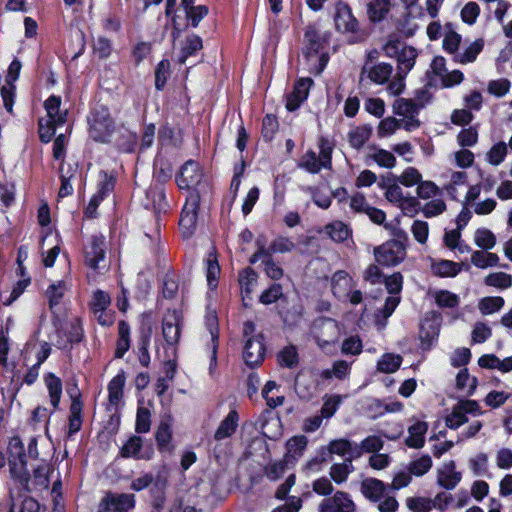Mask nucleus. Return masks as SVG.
I'll use <instances>...</instances> for the list:
<instances>
[{
	"label": "nucleus",
	"mask_w": 512,
	"mask_h": 512,
	"mask_svg": "<svg viewBox=\"0 0 512 512\" xmlns=\"http://www.w3.org/2000/svg\"><path fill=\"white\" fill-rule=\"evenodd\" d=\"M172 430L171 424L168 421H162L158 426L156 432V442L159 450L164 452H170L173 449L171 444Z\"/></svg>",
	"instance_id": "obj_38"
},
{
	"label": "nucleus",
	"mask_w": 512,
	"mask_h": 512,
	"mask_svg": "<svg viewBox=\"0 0 512 512\" xmlns=\"http://www.w3.org/2000/svg\"><path fill=\"white\" fill-rule=\"evenodd\" d=\"M393 113L398 116L406 131H414L420 126L418 114L421 109L415 100L398 98L392 105Z\"/></svg>",
	"instance_id": "obj_5"
},
{
	"label": "nucleus",
	"mask_w": 512,
	"mask_h": 512,
	"mask_svg": "<svg viewBox=\"0 0 512 512\" xmlns=\"http://www.w3.org/2000/svg\"><path fill=\"white\" fill-rule=\"evenodd\" d=\"M461 479L462 474L456 470L454 461H448L444 463L437 470V484L446 490L454 489L459 484Z\"/></svg>",
	"instance_id": "obj_16"
},
{
	"label": "nucleus",
	"mask_w": 512,
	"mask_h": 512,
	"mask_svg": "<svg viewBox=\"0 0 512 512\" xmlns=\"http://www.w3.org/2000/svg\"><path fill=\"white\" fill-rule=\"evenodd\" d=\"M90 137L98 142H108L113 131L114 124L108 109L102 105L92 109L88 117Z\"/></svg>",
	"instance_id": "obj_4"
},
{
	"label": "nucleus",
	"mask_w": 512,
	"mask_h": 512,
	"mask_svg": "<svg viewBox=\"0 0 512 512\" xmlns=\"http://www.w3.org/2000/svg\"><path fill=\"white\" fill-rule=\"evenodd\" d=\"M389 0H370L367 3V15L370 21H382L390 10Z\"/></svg>",
	"instance_id": "obj_32"
},
{
	"label": "nucleus",
	"mask_w": 512,
	"mask_h": 512,
	"mask_svg": "<svg viewBox=\"0 0 512 512\" xmlns=\"http://www.w3.org/2000/svg\"><path fill=\"white\" fill-rule=\"evenodd\" d=\"M125 385V375L123 372L114 376L108 384V397L112 405H118L123 396V387Z\"/></svg>",
	"instance_id": "obj_42"
},
{
	"label": "nucleus",
	"mask_w": 512,
	"mask_h": 512,
	"mask_svg": "<svg viewBox=\"0 0 512 512\" xmlns=\"http://www.w3.org/2000/svg\"><path fill=\"white\" fill-rule=\"evenodd\" d=\"M354 471L351 459H345L343 463L333 464L330 468V476L337 484L344 483Z\"/></svg>",
	"instance_id": "obj_43"
},
{
	"label": "nucleus",
	"mask_w": 512,
	"mask_h": 512,
	"mask_svg": "<svg viewBox=\"0 0 512 512\" xmlns=\"http://www.w3.org/2000/svg\"><path fill=\"white\" fill-rule=\"evenodd\" d=\"M325 232L335 242H343L350 235L348 226L341 221H335L326 225Z\"/></svg>",
	"instance_id": "obj_48"
},
{
	"label": "nucleus",
	"mask_w": 512,
	"mask_h": 512,
	"mask_svg": "<svg viewBox=\"0 0 512 512\" xmlns=\"http://www.w3.org/2000/svg\"><path fill=\"white\" fill-rule=\"evenodd\" d=\"M402 363V357L398 354L386 353L377 362V369L383 373H394Z\"/></svg>",
	"instance_id": "obj_45"
},
{
	"label": "nucleus",
	"mask_w": 512,
	"mask_h": 512,
	"mask_svg": "<svg viewBox=\"0 0 512 512\" xmlns=\"http://www.w3.org/2000/svg\"><path fill=\"white\" fill-rule=\"evenodd\" d=\"M406 506L412 512H429L432 509V501L425 497H409Z\"/></svg>",
	"instance_id": "obj_59"
},
{
	"label": "nucleus",
	"mask_w": 512,
	"mask_h": 512,
	"mask_svg": "<svg viewBox=\"0 0 512 512\" xmlns=\"http://www.w3.org/2000/svg\"><path fill=\"white\" fill-rule=\"evenodd\" d=\"M417 57V51L413 47L404 46L401 48L400 53L398 54L397 61L398 67L397 71L402 72L404 74H408V72L414 67L415 60Z\"/></svg>",
	"instance_id": "obj_35"
},
{
	"label": "nucleus",
	"mask_w": 512,
	"mask_h": 512,
	"mask_svg": "<svg viewBox=\"0 0 512 512\" xmlns=\"http://www.w3.org/2000/svg\"><path fill=\"white\" fill-rule=\"evenodd\" d=\"M203 171L200 164L194 160L186 161L176 175V182L180 189H194L201 183Z\"/></svg>",
	"instance_id": "obj_9"
},
{
	"label": "nucleus",
	"mask_w": 512,
	"mask_h": 512,
	"mask_svg": "<svg viewBox=\"0 0 512 512\" xmlns=\"http://www.w3.org/2000/svg\"><path fill=\"white\" fill-rule=\"evenodd\" d=\"M265 348L260 336L250 337L246 340L243 359L249 367L259 365L264 359Z\"/></svg>",
	"instance_id": "obj_15"
},
{
	"label": "nucleus",
	"mask_w": 512,
	"mask_h": 512,
	"mask_svg": "<svg viewBox=\"0 0 512 512\" xmlns=\"http://www.w3.org/2000/svg\"><path fill=\"white\" fill-rule=\"evenodd\" d=\"M393 67L388 63H378L370 68H363L362 73H367L368 78L376 84H384L391 77Z\"/></svg>",
	"instance_id": "obj_28"
},
{
	"label": "nucleus",
	"mask_w": 512,
	"mask_h": 512,
	"mask_svg": "<svg viewBox=\"0 0 512 512\" xmlns=\"http://www.w3.org/2000/svg\"><path fill=\"white\" fill-rule=\"evenodd\" d=\"M484 283L487 286L505 290L512 286V275L505 272L490 273L485 277Z\"/></svg>",
	"instance_id": "obj_46"
},
{
	"label": "nucleus",
	"mask_w": 512,
	"mask_h": 512,
	"mask_svg": "<svg viewBox=\"0 0 512 512\" xmlns=\"http://www.w3.org/2000/svg\"><path fill=\"white\" fill-rule=\"evenodd\" d=\"M141 447H142V439L138 436H133L122 447L121 455L125 458H128V457H133L136 459L144 458V456L140 454Z\"/></svg>",
	"instance_id": "obj_55"
},
{
	"label": "nucleus",
	"mask_w": 512,
	"mask_h": 512,
	"mask_svg": "<svg viewBox=\"0 0 512 512\" xmlns=\"http://www.w3.org/2000/svg\"><path fill=\"white\" fill-rule=\"evenodd\" d=\"M205 325L211 336V356H210V373H213L217 365V349H218V319L215 312H209L205 318Z\"/></svg>",
	"instance_id": "obj_19"
},
{
	"label": "nucleus",
	"mask_w": 512,
	"mask_h": 512,
	"mask_svg": "<svg viewBox=\"0 0 512 512\" xmlns=\"http://www.w3.org/2000/svg\"><path fill=\"white\" fill-rule=\"evenodd\" d=\"M446 210V203L441 198H435L427 202L422 212L425 217L432 218L442 214Z\"/></svg>",
	"instance_id": "obj_61"
},
{
	"label": "nucleus",
	"mask_w": 512,
	"mask_h": 512,
	"mask_svg": "<svg viewBox=\"0 0 512 512\" xmlns=\"http://www.w3.org/2000/svg\"><path fill=\"white\" fill-rule=\"evenodd\" d=\"M44 383L48 391L50 405L53 411H56L62 396V381L54 373H47L44 376Z\"/></svg>",
	"instance_id": "obj_23"
},
{
	"label": "nucleus",
	"mask_w": 512,
	"mask_h": 512,
	"mask_svg": "<svg viewBox=\"0 0 512 512\" xmlns=\"http://www.w3.org/2000/svg\"><path fill=\"white\" fill-rule=\"evenodd\" d=\"M105 262V238L93 235L85 246V263L93 270L104 268L100 263Z\"/></svg>",
	"instance_id": "obj_11"
},
{
	"label": "nucleus",
	"mask_w": 512,
	"mask_h": 512,
	"mask_svg": "<svg viewBox=\"0 0 512 512\" xmlns=\"http://www.w3.org/2000/svg\"><path fill=\"white\" fill-rule=\"evenodd\" d=\"M257 280H258L257 273L249 267L245 268L244 270H242L240 272L239 284L241 287V293H242L244 302L246 301L247 298L249 300H251L250 295H251L254 287L256 286Z\"/></svg>",
	"instance_id": "obj_31"
},
{
	"label": "nucleus",
	"mask_w": 512,
	"mask_h": 512,
	"mask_svg": "<svg viewBox=\"0 0 512 512\" xmlns=\"http://www.w3.org/2000/svg\"><path fill=\"white\" fill-rule=\"evenodd\" d=\"M441 177L445 180L443 189L452 198H456L457 189L464 186L467 182V173L465 171H447Z\"/></svg>",
	"instance_id": "obj_24"
},
{
	"label": "nucleus",
	"mask_w": 512,
	"mask_h": 512,
	"mask_svg": "<svg viewBox=\"0 0 512 512\" xmlns=\"http://www.w3.org/2000/svg\"><path fill=\"white\" fill-rule=\"evenodd\" d=\"M499 257L495 253L484 252L480 250L473 251L471 254V263L478 268L486 269L497 265Z\"/></svg>",
	"instance_id": "obj_44"
},
{
	"label": "nucleus",
	"mask_w": 512,
	"mask_h": 512,
	"mask_svg": "<svg viewBox=\"0 0 512 512\" xmlns=\"http://www.w3.org/2000/svg\"><path fill=\"white\" fill-rule=\"evenodd\" d=\"M61 97L52 95L44 102L47 113L46 120L50 123L63 125L67 119V110L61 109Z\"/></svg>",
	"instance_id": "obj_21"
},
{
	"label": "nucleus",
	"mask_w": 512,
	"mask_h": 512,
	"mask_svg": "<svg viewBox=\"0 0 512 512\" xmlns=\"http://www.w3.org/2000/svg\"><path fill=\"white\" fill-rule=\"evenodd\" d=\"M507 151V144L502 141L498 142L487 152V161L493 166H498L504 161Z\"/></svg>",
	"instance_id": "obj_54"
},
{
	"label": "nucleus",
	"mask_w": 512,
	"mask_h": 512,
	"mask_svg": "<svg viewBox=\"0 0 512 512\" xmlns=\"http://www.w3.org/2000/svg\"><path fill=\"white\" fill-rule=\"evenodd\" d=\"M376 261L387 267L396 266L406 257L405 245L398 240H390L374 250Z\"/></svg>",
	"instance_id": "obj_7"
},
{
	"label": "nucleus",
	"mask_w": 512,
	"mask_h": 512,
	"mask_svg": "<svg viewBox=\"0 0 512 512\" xmlns=\"http://www.w3.org/2000/svg\"><path fill=\"white\" fill-rule=\"evenodd\" d=\"M432 467V459L429 455H422L409 464V471L413 475L420 477L425 475Z\"/></svg>",
	"instance_id": "obj_56"
},
{
	"label": "nucleus",
	"mask_w": 512,
	"mask_h": 512,
	"mask_svg": "<svg viewBox=\"0 0 512 512\" xmlns=\"http://www.w3.org/2000/svg\"><path fill=\"white\" fill-rule=\"evenodd\" d=\"M504 299L500 296L484 297L479 301L478 309L483 315H490L504 306Z\"/></svg>",
	"instance_id": "obj_49"
},
{
	"label": "nucleus",
	"mask_w": 512,
	"mask_h": 512,
	"mask_svg": "<svg viewBox=\"0 0 512 512\" xmlns=\"http://www.w3.org/2000/svg\"><path fill=\"white\" fill-rule=\"evenodd\" d=\"M334 21L337 30L342 32H355L358 27V21L351 8L344 2L336 4Z\"/></svg>",
	"instance_id": "obj_12"
},
{
	"label": "nucleus",
	"mask_w": 512,
	"mask_h": 512,
	"mask_svg": "<svg viewBox=\"0 0 512 512\" xmlns=\"http://www.w3.org/2000/svg\"><path fill=\"white\" fill-rule=\"evenodd\" d=\"M479 416L482 414L480 405L475 400H459L445 417V425L456 430L468 421L467 415Z\"/></svg>",
	"instance_id": "obj_6"
},
{
	"label": "nucleus",
	"mask_w": 512,
	"mask_h": 512,
	"mask_svg": "<svg viewBox=\"0 0 512 512\" xmlns=\"http://www.w3.org/2000/svg\"><path fill=\"white\" fill-rule=\"evenodd\" d=\"M30 278L23 277L21 278L13 287L11 292H1L0 298L2 303L5 306L11 305L15 300H17L20 295L24 292V290L29 286Z\"/></svg>",
	"instance_id": "obj_47"
},
{
	"label": "nucleus",
	"mask_w": 512,
	"mask_h": 512,
	"mask_svg": "<svg viewBox=\"0 0 512 512\" xmlns=\"http://www.w3.org/2000/svg\"><path fill=\"white\" fill-rule=\"evenodd\" d=\"M162 332L166 342L173 345L180 337V314L173 310L163 318Z\"/></svg>",
	"instance_id": "obj_18"
},
{
	"label": "nucleus",
	"mask_w": 512,
	"mask_h": 512,
	"mask_svg": "<svg viewBox=\"0 0 512 512\" xmlns=\"http://www.w3.org/2000/svg\"><path fill=\"white\" fill-rule=\"evenodd\" d=\"M475 244L484 250H490L496 245V237L486 228H479L474 233Z\"/></svg>",
	"instance_id": "obj_51"
},
{
	"label": "nucleus",
	"mask_w": 512,
	"mask_h": 512,
	"mask_svg": "<svg viewBox=\"0 0 512 512\" xmlns=\"http://www.w3.org/2000/svg\"><path fill=\"white\" fill-rule=\"evenodd\" d=\"M422 180V175L420 172L414 167L406 168L401 175L398 177V182L406 187H412L417 185Z\"/></svg>",
	"instance_id": "obj_60"
},
{
	"label": "nucleus",
	"mask_w": 512,
	"mask_h": 512,
	"mask_svg": "<svg viewBox=\"0 0 512 512\" xmlns=\"http://www.w3.org/2000/svg\"><path fill=\"white\" fill-rule=\"evenodd\" d=\"M356 504L351 496L343 491H337L332 496L324 498L318 505V512H355Z\"/></svg>",
	"instance_id": "obj_10"
},
{
	"label": "nucleus",
	"mask_w": 512,
	"mask_h": 512,
	"mask_svg": "<svg viewBox=\"0 0 512 512\" xmlns=\"http://www.w3.org/2000/svg\"><path fill=\"white\" fill-rule=\"evenodd\" d=\"M102 512H127L135 506L133 494L109 495L104 498L100 505Z\"/></svg>",
	"instance_id": "obj_13"
},
{
	"label": "nucleus",
	"mask_w": 512,
	"mask_h": 512,
	"mask_svg": "<svg viewBox=\"0 0 512 512\" xmlns=\"http://www.w3.org/2000/svg\"><path fill=\"white\" fill-rule=\"evenodd\" d=\"M387 486L376 478H367L361 483V493L371 502H379L386 493Z\"/></svg>",
	"instance_id": "obj_20"
},
{
	"label": "nucleus",
	"mask_w": 512,
	"mask_h": 512,
	"mask_svg": "<svg viewBox=\"0 0 512 512\" xmlns=\"http://www.w3.org/2000/svg\"><path fill=\"white\" fill-rule=\"evenodd\" d=\"M278 362L281 366L293 368L298 364V352L295 346H286L278 354Z\"/></svg>",
	"instance_id": "obj_57"
},
{
	"label": "nucleus",
	"mask_w": 512,
	"mask_h": 512,
	"mask_svg": "<svg viewBox=\"0 0 512 512\" xmlns=\"http://www.w3.org/2000/svg\"><path fill=\"white\" fill-rule=\"evenodd\" d=\"M67 289V283L62 280L53 282L48 286L46 290V297L48 299L49 307L51 310H53L58 304H60Z\"/></svg>",
	"instance_id": "obj_36"
},
{
	"label": "nucleus",
	"mask_w": 512,
	"mask_h": 512,
	"mask_svg": "<svg viewBox=\"0 0 512 512\" xmlns=\"http://www.w3.org/2000/svg\"><path fill=\"white\" fill-rule=\"evenodd\" d=\"M306 192H308L311 197L312 201L315 205H317L319 208L322 209H328L331 205L332 199L331 196L322 192L317 187H307L305 189Z\"/></svg>",
	"instance_id": "obj_62"
},
{
	"label": "nucleus",
	"mask_w": 512,
	"mask_h": 512,
	"mask_svg": "<svg viewBox=\"0 0 512 512\" xmlns=\"http://www.w3.org/2000/svg\"><path fill=\"white\" fill-rule=\"evenodd\" d=\"M10 465V474L11 477L17 481L20 486L28 490V483L30 480V475L26 467V461L25 459L21 460H9Z\"/></svg>",
	"instance_id": "obj_30"
},
{
	"label": "nucleus",
	"mask_w": 512,
	"mask_h": 512,
	"mask_svg": "<svg viewBox=\"0 0 512 512\" xmlns=\"http://www.w3.org/2000/svg\"><path fill=\"white\" fill-rule=\"evenodd\" d=\"M368 158L383 168L391 169L396 165V158L394 154L382 148H372L368 154Z\"/></svg>",
	"instance_id": "obj_40"
},
{
	"label": "nucleus",
	"mask_w": 512,
	"mask_h": 512,
	"mask_svg": "<svg viewBox=\"0 0 512 512\" xmlns=\"http://www.w3.org/2000/svg\"><path fill=\"white\" fill-rule=\"evenodd\" d=\"M440 332V318L436 315L426 316L420 326L422 345L429 348L437 339Z\"/></svg>",
	"instance_id": "obj_17"
},
{
	"label": "nucleus",
	"mask_w": 512,
	"mask_h": 512,
	"mask_svg": "<svg viewBox=\"0 0 512 512\" xmlns=\"http://www.w3.org/2000/svg\"><path fill=\"white\" fill-rule=\"evenodd\" d=\"M352 287V278L345 271H337L332 278V291L341 298L348 295Z\"/></svg>",
	"instance_id": "obj_33"
},
{
	"label": "nucleus",
	"mask_w": 512,
	"mask_h": 512,
	"mask_svg": "<svg viewBox=\"0 0 512 512\" xmlns=\"http://www.w3.org/2000/svg\"><path fill=\"white\" fill-rule=\"evenodd\" d=\"M239 423V415L236 410H231L227 416L220 422L218 428L214 433V439L216 441H221L226 438L231 437Z\"/></svg>",
	"instance_id": "obj_22"
},
{
	"label": "nucleus",
	"mask_w": 512,
	"mask_h": 512,
	"mask_svg": "<svg viewBox=\"0 0 512 512\" xmlns=\"http://www.w3.org/2000/svg\"><path fill=\"white\" fill-rule=\"evenodd\" d=\"M384 446V441L378 435H370L363 439L360 444H354V450L352 455L354 457H360L363 453H377Z\"/></svg>",
	"instance_id": "obj_26"
},
{
	"label": "nucleus",
	"mask_w": 512,
	"mask_h": 512,
	"mask_svg": "<svg viewBox=\"0 0 512 512\" xmlns=\"http://www.w3.org/2000/svg\"><path fill=\"white\" fill-rule=\"evenodd\" d=\"M295 243L288 237L278 236L270 244V249L273 253H287L294 250Z\"/></svg>",
	"instance_id": "obj_63"
},
{
	"label": "nucleus",
	"mask_w": 512,
	"mask_h": 512,
	"mask_svg": "<svg viewBox=\"0 0 512 512\" xmlns=\"http://www.w3.org/2000/svg\"><path fill=\"white\" fill-rule=\"evenodd\" d=\"M60 172L61 187L59 189L58 196L64 198L73 193V186L71 184V180L76 176L78 172V166L76 164L62 165Z\"/></svg>",
	"instance_id": "obj_29"
},
{
	"label": "nucleus",
	"mask_w": 512,
	"mask_h": 512,
	"mask_svg": "<svg viewBox=\"0 0 512 512\" xmlns=\"http://www.w3.org/2000/svg\"><path fill=\"white\" fill-rule=\"evenodd\" d=\"M435 301L439 307L454 308L459 304V297L448 290H440L435 293Z\"/></svg>",
	"instance_id": "obj_58"
},
{
	"label": "nucleus",
	"mask_w": 512,
	"mask_h": 512,
	"mask_svg": "<svg viewBox=\"0 0 512 512\" xmlns=\"http://www.w3.org/2000/svg\"><path fill=\"white\" fill-rule=\"evenodd\" d=\"M219 275L220 266L216 254L211 252L206 259V278L209 289L217 288Z\"/></svg>",
	"instance_id": "obj_41"
},
{
	"label": "nucleus",
	"mask_w": 512,
	"mask_h": 512,
	"mask_svg": "<svg viewBox=\"0 0 512 512\" xmlns=\"http://www.w3.org/2000/svg\"><path fill=\"white\" fill-rule=\"evenodd\" d=\"M431 271L439 277H455L461 271V265L451 260H432Z\"/></svg>",
	"instance_id": "obj_27"
},
{
	"label": "nucleus",
	"mask_w": 512,
	"mask_h": 512,
	"mask_svg": "<svg viewBox=\"0 0 512 512\" xmlns=\"http://www.w3.org/2000/svg\"><path fill=\"white\" fill-rule=\"evenodd\" d=\"M428 430L426 422L417 421L408 428L406 444L410 448L419 449L425 444V434Z\"/></svg>",
	"instance_id": "obj_25"
},
{
	"label": "nucleus",
	"mask_w": 512,
	"mask_h": 512,
	"mask_svg": "<svg viewBox=\"0 0 512 512\" xmlns=\"http://www.w3.org/2000/svg\"><path fill=\"white\" fill-rule=\"evenodd\" d=\"M310 336L322 352L332 355L341 336L340 326L331 318H319L313 322Z\"/></svg>",
	"instance_id": "obj_1"
},
{
	"label": "nucleus",
	"mask_w": 512,
	"mask_h": 512,
	"mask_svg": "<svg viewBox=\"0 0 512 512\" xmlns=\"http://www.w3.org/2000/svg\"><path fill=\"white\" fill-rule=\"evenodd\" d=\"M203 47L202 39L198 35H190L186 38L185 44L182 48V54L179 58L181 63H185L186 59L194 55L196 52L201 50Z\"/></svg>",
	"instance_id": "obj_53"
},
{
	"label": "nucleus",
	"mask_w": 512,
	"mask_h": 512,
	"mask_svg": "<svg viewBox=\"0 0 512 512\" xmlns=\"http://www.w3.org/2000/svg\"><path fill=\"white\" fill-rule=\"evenodd\" d=\"M456 387L466 396H471L476 390L477 379L469 374L468 369H461L456 376Z\"/></svg>",
	"instance_id": "obj_37"
},
{
	"label": "nucleus",
	"mask_w": 512,
	"mask_h": 512,
	"mask_svg": "<svg viewBox=\"0 0 512 512\" xmlns=\"http://www.w3.org/2000/svg\"><path fill=\"white\" fill-rule=\"evenodd\" d=\"M199 203V193L197 191H190L186 197L179 221L181 233L185 238L190 237L196 228Z\"/></svg>",
	"instance_id": "obj_8"
},
{
	"label": "nucleus",
	"mask_w": 512,
	"mask_h": 512,
	"mask_svg": "<svg viewBox=\"0 0 512 512\" xmlns=\"http://www.w3.org/2000/svg\"><path fill=\"white\" fill-rule=\"evenodd\" d=\"M484 42L477 39L470 43L462 52H458L454 56V60L460 64L472 63L476 60L478 54L482 51Z\"/></svg>",
	"instance_id": "obj_34"
},
{
	"label": "nucleus",
	"mask_w": 512,
	"mask_h": 512,
	"mask_svg": "<svg viewBox=\"0 0 512 512\" xmlns=\"http://www.w3.org/2000/svg\"><path fill=\"white\" fill-rule=\"evenodd\" d=\"M323 39L313 27H308L304 35L303 57L312 73H321L327 63L328 56L321 52Z\"/></svg>",
	"instance_id": "obj_2"
},
{
	"label": "nucleus",
	"mask_w": 512,
	"mask_h": 512,
	"mask_svg": "<svg viewBox=\"0 0 512 512\" xmlns=\"http://www.w3.org/2000/svg\"><path fill=\"white\" fill-rule=\"evenodd\" d=\"M400 128H403L401 121L395 117L389 116L380 121L377 134L380 138L389 137Z\"/></svg>",
	"instance_id": "obj_52"
},
{
	"label": "nucleus",
	"mask_w": 512,
	"mask_h": 512,
	"mask_svg": "<svg viewBox=\"0 0 512 512\" xmlns=\"http://www.w3.org/2000/svg\"><path fill=\"white\" fill-rule=\"evenodd\" d=\"M39 503L31 498H24L19 504L13 502L11 506V512H38Z\"/></svg>",
	"instance_id": "obj_64"
},
{
	"label": "nucleus",
	"mask_w": 512,
	"mask_h": 512,
	"mask_svg": "<svg viewBox=\"0 0 512 512\" xmlns=\"http://www.w3.org/2000/svg\"><path fill=\"white\" fill-rule=\"evenodd\" d=\"M371 136V128L367 126H358L351 129L348 133V142L356 150L361 149Z\"/></svg>",
	"instance_id": "obj_39"
},
{
	"label": "nucleus",
	"mask_w": 512,
	"mask_h": 512,
	"mask_svg": "<svg viewBox=\"0 0 512 512\" xmlns=\"http://www.w3.org/2000/svg\"><path fill=\"white\" fill-rule=\"evenodd\" d=\"M328 450L331 454H337L339 456H347L346 459H355L352 455L354 445L346 439H337L329 443Z\"/></svg>",
	"instance_id": "obj_50"
},
{
	"label": "nucleus",
	"mask_w": 512,
	"mask_h": 512,
	"mask_svg": "<svg viewBox=\"0 0 512 512\" xmlns=\"http://www.w3.org/2000/svg\"><path fill=\"white\" fill-rule=\"evenodd\" d=\"M312 84L313 80L311 78H300L296 82L293 91L288 94L286 99V108L288 111H295L301 106L307 99Z\"/></svg>",
	"instance_id": "obj_14"
},
{
	"label": "nucleus",
	"mask_w": 512,
	"mask_h": 512,
	"mask_svg": "<svg viewBox=\"0 0 512 512\" xmlns=\"http://www.w3.org/2000/svg\"><path fill=\"white\" fill-rule=\"evenodd\" d=\"M319 155L313 150H308L300 159L298 167L311 174H317L322 169L332 168L333 144L326 137L318 140Z\"/></svg>",
	"instance_id": "obj_3"
}]
</instances>
